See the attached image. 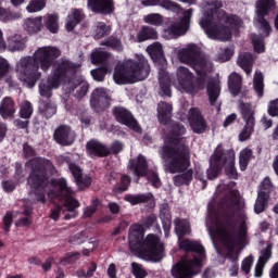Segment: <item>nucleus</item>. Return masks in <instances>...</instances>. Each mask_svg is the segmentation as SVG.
Here are the masks:
<instances>
[{"instance_id":"f257e3e1","label":"nucleus","mask_w":278,"mask_h":278,"mask_svg":"<svg viewBox=\"0 0 278 278\" xmlns=\"http://www.w3.org/2000/svg\"><path fill=\"white\" fill-rule=\"evenodd\" d=\"M26 170L30 173L28 184L34 190H46L47 186H50L55 190H60L62 197H67L63 206L58 205L52 208L50 215L52 220H58L61 214H64L65 220L77 218L79 213L76 207H79V201L71 198L73 191L68 188L66 179L60 178L49 184V175L55 173V167H53L51 161L46 159H33L26 163Z\"/></svg>"},{"instance_id":"f03ea898","label":"nucleus","mask_w":278,"mask_h":278,"mask_svg":"<svg viewBox=\"0 0 278 278\" xmlns=\"http://www.w3.org/2000/svg\"><path fill=\"white\" fill-rule=\"evenodd\" d=\"M174 53L178 56L180 62L191 64L198 77V87L194 86V74L187 67L180 66L176 71V81L174 86L179 92H187V94H194L198 90L205 88L207 81V73H212L214 65L206 59H199L201 49L194 43H190L180 50L174 49Z\"/></svg>"},{"instance_id":"7ed1b4c3","label":"nucleus","mask_w":278,"mask_h":278,"mask_svg":"<svg viewBox=\"0 0 278 278\" xmlns=\"http://www.w3.org/2000/svg\"><path fill=\"white\" fill-rule=\"evenodd\" d=\"M220 8H223L220 0L203 1L201 4L203 17L200 21V26L212 40L229 42L233 29L242 27V20L237 15L228 14Z\"/></svg>"},{"instance_id":"20e7f679","label":"nucleus","mask_w":278,"mask_h":278,"mask_svg":"<svg viewBox=\"0 0 278 278\" xmlns=\"http://www.w3.org/2000/svg\"><path fill=\"white\" fill-rule=\"evenodd\" d=\"M182 134H186V127L174 124L172 126L173 137L166 138L165 144L159 150L166 173L172 175L184 173L190 168V148L186 144V140L177 137Z\"/></svg>"},{"instance_id":"39448f33","label":"nucleus","mask_w":278,"mask_h":278,"mask_svg":"<svg viewBox=\"0 0 278 278\" xmlns=\"http://www.w3.org/2000/svg\"><path fill=\"white\" fill-rule=\"evenodd\" d=\"M60 55H62V52L56 47L46 46L38 48L33 56L21 59L17 63L18 79L24 81L27 88H34L36 81L40 78L38 68H41V71L47 73Z\"/></svg>"},{"instance_id":"423d86ee","label":"nucleus","mask_w":278,"mask_h":278,"mask_svg":"<svg viewBox=\"0 0 278 278\" xmlns=\"http://www.w3.org/2000/svg\"><path fill=\"white\" fill-rule=\"evenodd\" d=\"M206 227L211 239L217 238L228 244L230 251L228 252L231 255L233 249H243L244 244L248 242L249 235L247 233V216H242L238 222V229L233 228V224L223 222L220 217L216 214H211L206 218Z\"/></svg>"},{"instance_id":"0eeeda50","label":"nucleus","mask_w":278,"mask_h":278,"mask_svg":"<svg viewBox=\"0 0 278 278\" xmlns=\"http://www.w3.org/2000/svg\"><path fill=\"white\" fill-rule=\"evenodd\" d=\"M179 248L190 252L172 267L174 278H192L199 275L205 262V249L197 241L185 239L179 242Z\"/></svg>"},{"instance_id":"6e6552de","label":"nucleus","mask_w":278,"mask_h":278,"mask_svg":"<svg viewBox=\"0 0 278 278\" xmlns=\"http://www.w3.org/2000/svg\"><path fill=\"white\" fill-rule=\"evenodd\" d=\"M129 249L134 253H141L146 260L160 262L164 258V244L160 242V237L148 235L144 239V228L142 225L134 224L129 230Z\"/></svg>"},{"instance_id":"1a4fd4ad","label":"nucleus","mask_w":278,"mask_h":278,"mask_svg":"<svg viewBox=\"0 0 278 278\" xmlns=\"http://www.w3.org/2000/svg\"><path fill=\"white\" fill-rule=\"evenodd\" d=\"M136 58L137 61L128 59L116 65L113 74L115 84H136L149 77L151 73L149 61L142 54H136Z\"/></svg>"},{"instance_id":"9d476101","label":"nucleus","mask_w":278,"mask_h":278,"mask_svg":"<svg viewBox=\"0 0 278 278\" xmlns=\"http://www.w3.org/2000/svg\"><path fill=\"white\" fill-rule=\"evenodd\" d=\"M223 166L226 168V175L230 179H237L238 172L236 170V152L229 150L226 153L223 148L217 147L213 156L211 157V166L206 170L208 179H216Z\"/></svg>"},{"instance_id":"9b49d317","label":"nucleus","mask_w":278,"mask_h":278,"mask_svg":"<svg viewBox=\"0 0 278 278\" xmlns=\"http://www.w3.org/2000/svg\"><path fill=\"white\" fill-rule=\"evenodd\" d=\"M79 66L81 65L72 63L70 61H63L54 73L48 78L47 83H41L39 85V92L41 97L49 99L51 97V90H53V88H59L60 84H62V79H64L66 75H71V73L77 71Z\"/></svg>"},{"instance_id":"f8f14e48","label":"nucleus","mask_w":278,"mask_h":278,"mask_svg":"<svg viewBox=\"0 0 278 278\" xmlns=\"http://www.w3.org/2000/svg\"><path fill=\"white\" fill-rule=\"evenodd\" d=\"M91 62L93 64H103L102 67L91 71L96 81H103L105 75L112 71V56L108 52L96 50L91 53Z\"/></svg>"},{"instance_id":"ddd939ff","label":"nucleus","mask_w":278,"mask_h":278,"mask_svg":"<svg viewBox=\"0 0 278 278\" xmlns=\"http://www.w3.org/2000/svg\"><path fill=\"white\" fill-rule=\"evenodd\" d=\"M273 5H275V0H257L256 2L255 25L258 29H262L265 36H270V33L273 31V27H270L268 21L264 18V15L268 12L269 8H273Z\"/></svg>"},{"instance_id":"4468645a","label":"nucleus","mask_w":278,"mask_h":278,"mask_svg":"<svg viewBox=\"0 0 278 278\" xmlns=\"http://www.w3.org/2000/svg\"><path fill=\"white\" fill-rule=\"evenodd\" d=\"M240 110L245 122V126L239 135V140L240 142H245V140L251 138V134H253V128L255 127V117L253 116V109H251V104L241 102Z\"/></svg>"},{"instance_id":"2eb2a0df","label":"nucleus","mask_w":278,"mask_h":278,"mask_svg":"<svg viewBox=\"0 0 278 278\" xmlns=\"http://www.w3.org/2000/svg\"><path fill=\"white\" fill-rule=\"evenodd\" d=\"M113 114L117 123L126 125V127L132 129V131H137V134H140V131H142L140 125H138V122L136 121V118H134V115H131V113L127 111V109L123 106H116L113 110Z\"/></svg>"},{"instance_id":"dca6fc26","label":"nucleus","mask_w":278,"mask_h":278,"mask_svg":"<svg viewBox=\"0 0 278 278\" xmlns=\"http://www.w3.org/2000/svg\"><path fill=\"white\" fill-rule=\"evenodd\" d=\"M53 138L58 144L71 147L75 142V131L70 126H59L54 130Z\"/></svg>"},{"instance_id":"f3484780","label":"nucleus","mask_w":278,"mask_h":278,"mask_svg":"<svg viewBox=\"0 0 278 278\" xmlns=\"http://www.w3.org/2000/svg\"><path fill=\"white\" fill-rule=\"evenodd\" d=\"M189 125L194 134H203L207 128L199 109H191L188 114Z\"/></svg>"},{"instance_id":"a211bd4d","label":"nucleus","mask_w":278,"mask_h":278,"mask_svg":"<svg viewBox=\"0 0 278 278\" xmlns=\"http://www.w3.org/2000/svg\"><path fill=\"white\" fill-rule=\"evenodd\" d=\"M192 16V11L187 10L184 13V17L180 21L179 24H174L172 25L168 29L167 33L170 34V38H175L177 36H184L188 29H190V17Z\"/></svg>"},{"instance_id":"6ab92c4d","label":"nucleus","mask_w":278,"mask_h":278,"mask_svg":"<svg viewBox=\"0 0 278 278\" xmlns=\"http://www.w3.org/2000/svg\"><path fill=\"white\" fill-rule=\"evenodd\" d=\"M88 7L92 12L99 14H112L114 12V2L112 0H88Z\"/></svg>"},{"instance_id":"aec40b11","label":"nucleus","mask_w":278,"mask_h":278,"mask_svg":"<svg viewBox=\"0 0 278 278\" xmlns=\"http://www.w3.org/2000/svg\"><path fill=\"white\" fill-rule=\"evenodd\" d=\"M128 168L134 170L136 177H144L148 170L147 157L139 154L137 159L129 161Z\"/></svg>"},{"instance_id":"412c9836","label":"nucleus","mask_w":278,"mask_h":278,"mask_svg":"<svg viewBox=\"0 0 278 278\" xmlns=\"http://www.w3.org/2000/svg\"><path fill=\"white\" fill-rule=\"evenodd\" d=\"M70 170L76 181V185L80 190H84V188H88V186H90L92 179L89 178L88 175L84 176V174H81V168H79V166L71 163Z\"/></svg>"},{"instance_id":"4be33fe9","label":"nucleus","mask_w":278,"mask_h":278,"mask_svg":"<svg viewBox=\"0 0 278 278\" xmlns=\"http://www.w3.org/2000/svg\"><path fill=\"white\" fill-rule=\"evenodd\" d=\"M64 88L70 92L75 90V88H79V90L76 93V97L78 99H83V97H86V94L88 93V83H86L84 78H80V79L74 78L67 83H64Z\"/></svg>"},{"instance_id":"5701e85b","label":"nucleus","mask_w":278,"mask_h":278,"mask_svg":"<svg viewBox=\"0 0 278 278\" xmlns=\"http://www.w3.org/2000/svg\"><path fill=\"white\" fill-rule=\"evenodd\" d=\"M159 94H161V97H170V76L165 70L159 72Z\"/></svg>"},{"instance_id":"b1692460","label":"nucleus","mask_w":278,"mask_h":278,"mask_svg":"<svg viewBox=\"0 0 278 278\" xmlns=\"http://www.w3.org/2000/svg\"><path fill=\"white\" fill-rule=\"evenodd\" d=\"M173 116V104L167 102H160L157 104V118L163 125H168Z\"/></svg>"},{"instance_id":"393cba45","label":"nucleus","mask_w":278,"mask_h":278,"mask_svg":"<svg viewBox=\"0 0 278 278\" xmlns=\"http://www.w3.org/2000/svg\"><path fill=\"white\" fill-rule=\"evenodd\" d=\"M87 153L91 156L105 157L110 154V151L101 142L91 140L87 143Z\"/></svg>"},{"instance_id":"a878e982","label":"nucleus","mask_w":278,"mask_h":278,"mask_svg":"<svg viewBox=\"0 0 278 278\" xmlns=\"http://www.w3.org/2000/svg\"><path fill=\"white\" fill-rule=\"evenodd\" d=\"M147 52L149 53L151 60L154 62H161L163 66L166 64V59H164V50L162 49V43L160 42H154L150 45L147 48Z\"/></svg>"},{"instance_id":"bb28decb","label":"nucleus","mask_w":278,"mask_h":278,"mask_svg":"<svg viewBox=\"0 0 278 278\" xmlns=\"http://www.w3.org/2000/svg\"><path fill=\"white\" fill-rule=\"evenodd\" d=\"M84 18V12L79 9H74L71 11V13L67 15V22L65 24V29L67 31H73L79 23H81V20Z\"/></svg>"},{"instance_id":"cd10ccee","label":"nucleus","mask_w":278,"mask_h":278,"mask_svg":"<svg viewBox=\"0 0 278 278\" xmlns=\"http://www.w3.org/2000/svg\"><path fill=\"white\" fill-rule=\"evenodd\" d=\"M15 112L16 106L14 105V100L10 97L2 99L0 103V116L2 118H10V116H14Z\"/></svg>"},{"instance_id":"c85d7f7f","label":"nucleus","mask_w":278,"mask_h":278,"mask_svg":"<svg viewBox=\"0 0 278 278\" xmlns=\"http://www.w3.org/2000/svg\"><path fill=\"white\" fill-rule=\"evenodd\" d=\"M237 64L244 73L251 75L253 71V55L249 52L241 53L237 60Z\"/></svg>"},{"instance_id":"c756f323","label":"nucleus","mask_w":278,"mask_h":278,"mask_svg":"<svg viewBox=\"0 0 278 278\" xmlns=\"http://www.w3.org/2000/svg\"><path fill=\"white\" fill-rule=\"evenodd\" d=\"M228 88L233 97H238V94H240V90L242 89V77L240 74H230L228 79Z\"/></svg>"},{"instance_id":"7c9ffc66","label":"nucleus","mask_w":278,"mask_h":278,"mask_svg":"<svg viewBox=\"0 0 278 278\" xmlns=\"http://www.w3.org/2000/svg\"><path fill=\"white\" fill-rule=\"evenodd\" d=\"M24 29L29 34H38L42 29V16L26 18L24 21Z\"/></svg>"},{"instance_id":"2f4dec72","label":"nucleus","mask_w":278,"mask_h":278,"mask_svg":"<svg viewBox=\"0 0 278 278\" xmlns=\"http://www.w3.org/2000/svg\"><path fill=\"white\" fill-rule=\"evenodd\" d=\"M206 90L211 105H216V101L220 97V83L218 80L208 81Z\"/></svg>"},{"instance_id":"473e14b6","label":"nucleus","mask_w":278,"mask_h":278,"mask_svg":"<svg viewBox=\"0 0 278 278\" xmlns=\"http://www.w3.org/2000/svg\"><path fill=\"white\" fill-rule=\"evenodd\" d=\"M5 47L9 51H21L25 49V40L21 35H12L8 38Z\"/></svg>"},{"instance_id":"72a5a7b5","label":"nucleus","mask_w":278,"mask_h":278,"mask_svg":"<svg viewBox=\"0 0 278 278\" xmlns=\"http://www.w3.org/2000/svg\"><path fill=\"white\" fill-rule=\"evenodd\" d=\"M108 105L110 103V96H108V91L103 88H97L92 92V98H91V105Z\"/></svg>"},{"instance_id":"f704fd0d","label":"nucleus","mask_w":278,"mask_h":278,"mask_svg":"<svg viewBox=\"0 0 278 278\" xmlns=\"http://www.w3.org/2000/svg\"><path fill=\"white\" fill-rule=\"evenodd\" d=\"M156 38L157 31L149 26H143L137 35L138 42H144V40H156Z\"/></svg>"},{"instance_id":"c9c22d12","label":"nucleus","mask_w":278,"mask_h":278,"mask_svg":"<svg viewBox=\"0 0 278 278\" xmlns=\"http://www.w3.org/2000/svg\"><path fill=\"white\" fill-rule=\"evenodd\" d=\"M175 231L179 239L184 238V236H190V223L186 219H176Z\"/></svg>"},{"instance_id":"e433bc0d","label":"nucleus","mask_w":278,"mask_h":278,"mask_svg":"<svg viewBox=\"0 0 278 278\" xmlns=\"http://www.w3.org/2000/svg\"><path fill=\"white\" fill-rule=\"evenodd\" d=\"M151 199H153L152 193H141V194H137V195L129 194V195L125 197V201L130 203V205H138L140 203H147V202L151 201Z\"/></svg>"},{"instance_id":"4c0bfd02","label":"nucleus","mask_w":278,"mask_h":278,"mask_svg":"<svg viewBox=\"0 0 278 278\" xmlns=\"http://www.w3.org/2000/svg\"><path fill=\"white\" fill-rule=\"evenodd\" d=\"M253 157V150L249 148H244L241 150L239 154V166L241 170H247V166H249V162Z\"/></svg>"},{"instance_id":"58836bf2","label":"nucleus","mask_w":278,"mask_h":278,"mask_svg":"<svg viewBox=\"0 0 278 278\" xmlns=\"http://www.w3.org/2000/svg\"><path fill=\"white\" fill-rule=\"evenodd\" d=\"M269 195L264 191L258 192L257 199L254 204L255 214H262L266 210V203H268Z\"/></svg>"},{"instance_id":"ea45409f","label":"nucleus","mask_w":278,"mask_h":278,"mask_svg":"<svg viewBox=\"0 0 278 278\" xmlns=\"http://www.w3.org/2000/svg\"><path fill=\"white\" fill-rule=\"evenodd\" d=\"M60 18L55 14H51L47 16L46 27L51 34H58L60 29Z\"/></svg>"},{"instance_id":"a19ab883","label":"nucleus","mask_w":278,"mask_h":278,"mask_svg":"<svg viewBox=\"0 0 278 278\" xmlns=\"http://www.w3.org/2000/svg\"><path fill=\"white\" fill-rule=\"evenodd\" d=\"M144 23L148 25H154V27H160L164 23V16L160 13H150L143 16Z\"/></svg>"},{"instance_id":"79ce46f5","label":"nucleus","mask_w":278,"mask_h":278,"mask_svg":"<svg viewBox=\"0 0 278 278\" xmlns=\"http://www.w3.org/2000/svg\"><path fill=\"white\" fill-rule=\"evenodd\" d=\"M39 112H41L46 118H51V116L58 112V109L55 108V104L51 102H42L39 105Z\"/></svg>"},{"instance_id":"37998d69","label":"nucleus","mask_w":278,"mask_h":278,"mask_svg":"<svg viewBox=\"0 0 278 278\" xmlns=\"http://www.w3.org/2000/svg\"><path fill=\"white\" fill-rule=\"evenodd\" d=\"M254 90L258 97H264V75L260 72L254 75Z\"/></svg>"},{"instance_id":"c03bdc74","label":"nucleus","mask_w":278,"mask_h":278,"mask_svg":"<svg viewBox=\"0 0 278 278\" xmlns=\"http://www.w3.org/2000/svg\"><path fill=\"white\" fill-rule=\"evenodd\" d=\"M240 203V192L238 190L230 191V199L220 202L222 207H231V205H238Z\"/></svg>"},{"instance_id":"a18cd8bd","label":"nucleus","mask_w":278,"mask_h":278,"mask_svg":"<svg viewBox=\"0 0 278 278\" xmlns=\"http://www.w3.org/2000/svg\"><path fill=\"white\" fill-rule=\"evenodd\" d=\"M190 181H192V169H187L186 173L174 177L176 186H184V184H190Z\"/></svg>"},{"instance_id":"49530a36","label":"nucleus","mask_w":278,"mask_h":278,"mask_svg":"<svg viewBox=\"0 0 278 278\" xmlns=\"http://www.w3.org/2000/svg\"><path fill=\"white\" fill-rule=\"evenodd\" d=\"M46 5L47 1L45 0H30L29 4L26 7V10L29 13L40 12L41 10H45Z\"/></svg>"},{"instance_id":"de8ad7c7","label":"nucleus","mask_w":278,"mask_h":278,"mask_svg":"<svg viewBox=\"0 0 278 278\" xmlns=\"http://www.w3.org/2000/svg\"><path fill=\"white\" fill-rule=\"evenodd\" d=\"M94 273H97V263H90L87 271H85L84 269H78L76 271V276L78 278H92L94 277Z\"/></svg>"},{"instance_id":"09e8293b","label":"nucleus","mask_w":278,"mask_h":278,"mask_svg":"<svg viewBox=\"0 0 278 278\" xmlns=\"http://www.w3.org/2000/svg\"><path fill=\"white\" fill-rule=\"evenodd\" d=\"M31 114H34V109L31 108V103H29V101H24L21 104L20 108V116L21 118H30Z\"/></svg>"},{"instance_id":"8fccbe9b","label":"nucleus","mask_w":278,"mask_h":278,"mask_svg":"<svg viewBox=\"0 0 278 278\" xmlns=\"http://www.w3.org/2000/svg\"><path fill=\"white\" fill-rule=\"evenodd\" d=\"M111 31L110 26H106L105 23L100 22L97 24L96 26V34H94V38H97V40L103 38L104 36H108Z\"/></svg>"},{"instance_id":"3c124183","label":"nucleus","mask_w":278,"mask_h":278,"mask_svg":"<svg viewBox=\"0 0 278 278\" xmlns=\"http://www.w3.org/2000/svg\"><path fill=\"white\" fill-rule=\"evenodd\" d=\"M252 45L256 53H264L266 47L264 46V39L257 35H252Z\"/></svg>"},{"instance_id":"603ef678","label":"nucleus","mask_w":278,"mask_h":278,"mask_svg":"<svg viewBox=\"0 0 278 278\" xmlns=\"http://www.w3.org/2000/svg\"><path fill=\"white\" fill-rule=\"evenodd\" d=\"M233 55V49L223 48L217 54V62H229Z\"/></svg>"},{"instance_id":"864d4df0","label":"nucleus","mask_w":278,"mask_h":278,"mask_svg":"<svg viewBox=\"0 0 278 278\" xmlns=\"http://www.w3.org/2000/svg\"><path fill=\"white\" fill-rule=\"evenodd\" d=\"M160 8L163 10H168L169 12H180L181 8L177 2H173V0H162L160 3Z\"/></svg>"},{"instance_id":"5fc2aeb1","label":"nucleus","mask_w":278,"mask_h":278,"mask_svg":"<svg viewBox=\"0 0 278 278\" xmlns=\"http://www.w3.org/2000/svg\"><path fill=\"white\" fill-rule=\"evenodd\" d=\"M99 205H101V202H99V200H93L90 206L84 208L83 217L90 218V216L99 210Z\"/></svg>"},{"instance_id":"6e6d98bb","label":"nucleus","mask_w":278,"mask_h":278,"mask_svg":"<svg viewBox=\"0 0 278 278\" xmlns=\"http://www.w3.org/2000/svg\"><path fill=\"white\" fill-rule=\"evenodd\" d=\"M271 255H273V247L267 245V247L265 248V250H263V251L261 252V256H260V258H258V263L266 265V262H268V261L270 260Z\"/></svg>"},{"instance_id":"4d7b16f0","label":"nucleus","mask_w":278,"mask_h":278,"mask_svg":"<svg viewBox=\"0 0 278 278\" xmlns=\"http://www.w3.org/2000/svg\"><path fill=\"white\" fill-rule=\"evenodd\" d=\"M132 274L136 278L147 277V271L142 268V265L138 263H131Z\"/></svg>"},{"instance_id":"13d9d810","label":"nucleus","mask_w":278,"mask_h":278,"mask_svg":"<svg viewBox=\"0 0 278 278\" xmlns=\"http://www.w3.org/2000/svg\"><path fill=\"white\" fill-rule=\"evenodd\" d=\"M147 178L154 188H160V186H162V180H160V176L157 175V173L148 172Z\"/></svg>"},{"instance_id":"bf43d9fd","label":"nucleus","mask_w":278,"mask_h":278,"mask_svg":"<svg viewBox=\"0 0 278 278\" xmlns=\"http://www.w3.org/2000/svg\"><path fill=\"white\" fill-rule=\"evenodd\" d=\"M77 260H79V253L72 252L67 253L63 258L60 260V262L66 266V264H73V262H77Z\"/></svg>"},{"instance_id":"052dcab7","label":"nucleus","mask_w":278,"mask_h":278,"mask_svg":"<svg viewBox=\"0 0 278 278\" xmlns=\"http://www.w3.org/2000/svg\"><path fill=\"white\" fill-rule=\"evenodd\" d=\"M270 190H273V182L270 181V178L266 177L262 181L258 192H264L265 194H270Z\"/></svg>"},{"instance_id":"680f3d73","label":"nucleus","mask_w":278,"mask_h":278,"mask_svg":"<svg viewBox=\"0 0 278 278\" xmlns=\"http://www.w3.org/2000/svg\"><path fill=\"white\" fill-rule=\"evenodd\" d=\"M106 47H111L114 51H123V43H121V40L111 38L105 43Z\"/></svg>"},{"instance_id":"e2e57ef3","label":"nucleus","mask_w":278,"mask_h":278,"mask_svg":"<svg viewBox=\"0 0 278 278\" xmlns=\"http://www.w3.org/2000/svg\"><path fill=\"white\" fill-rule=\"evenodd\" d=\"M251 266H253V256H248L242 261L241 270L249 275L251 273Z\"/></svg>"},{"instance_id":"0e129e2a","label":"nucleus","mask_w":278,"mask_h":278,"mask_svg":"<svg viewBox=\"0 0 278 278\" xmlns=\"http://www.w3.org/2000/svg\"><path fill=\"white\" fill-rule=\"evenodd\" d=\"M121 181H122V186L121 187H116L115 188V192H125V190H127V188L131 184V179L127 175L123 176Z\"/></svg>"},{"instance_id":"69168bd1","label":"nucleus","mask_w":278,"mask_h":278,"mask_svg":"<svg viewBox=\"0 0 278 278\" xmlns=\"http://www.w3.org/2000/svg\"><path fill=\"white\" fill-rule=\"evenodd\" d=\"M70 242L71 244H83V242H86V236L84 232H78L71 237Z\"/></svg>"},{"instance_id":"338daca9","label":"nucleus","mask_w":278,"mask_h":278,"mask_svg":"<svg viewBox=\"0 0 278 278\" xmlns=\"http://www.w3.org/2000/svg\"><path fill=\"white\" fill-rule=\"evenodd\" d=\"M268 114L269 116H278V99L269 102Z\"/></svg>"},{"instance_id":"774afa93","label":"nucleus","mask_w":278,"mask_h":278,"mask_svg":"<svg viewBox=\"0 0 278 278\" xmlns=\"http://www.w3.org/2000/svg\"><path fill=\"white\" fill-rule=\"evenodd\" d=\"M10 71V64L8 63V60L0 58V77H3V75L8 74Z\"/></svg>"}]
</instances>
